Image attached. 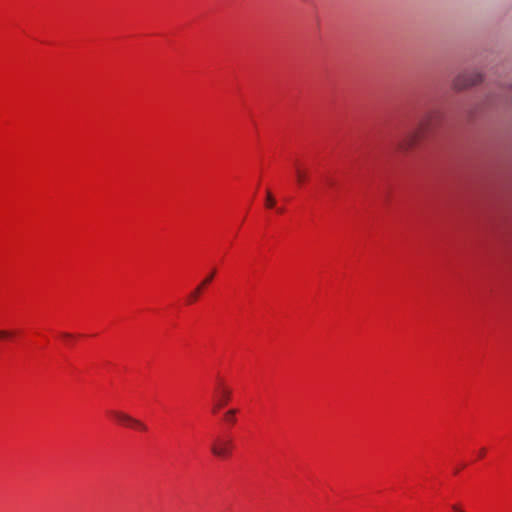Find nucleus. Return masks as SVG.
Masks as SVG:
<instances>
[{"instance_id": "obj_1", "label": "nucleus", "mask_w": 512, "mask_h": 512, "mask_svg": "<svg viewBox=\"0 0 512 512\" xmlns=\"http://www.w3.org/2000/svg\"><path fill=\"white\" fill-rule=\"evenodd\" d=\"M440 121L441 113L439 111L427 112L413 130L406 132L396 140L397 148L404 152L411 150L435 131Z\"/></svg>"}, {"instance_id": "obj_2", "label": "nucleus", "mask_w": 512, "mask_h": 512, "mask_svg": "<svg viewBox=\"0 0 512 512\" xmlns=\"http://www.w3.org/2000/svg\"><path fill=\"white\" fill-rule=\"evenodd\" d=\"M482 80H483V76L479 72H471V73L465 72V73L458 75L453 80V87L456 90H462V89H466L468 87L477 85V84L481 83Z\"/></svg>"}, {"instance_id": "obj_3", "label": "nucleus", "mask_w": 512, "mask_h": 512, "mask_svg": "<svg viewBox=\"0 0 512 512\" xmlns=\"http://www.w3.org/2000/svg\"><path fill=\"white\" fill-rule=\"evenodd\" d=\"M110 415L120 424L125 425L127 427H133L139 429L141 431H147V426L141 422L140 420L133 418L127 413L113 410L110 411Z\"/></svg>"}, {"instance_id": "obj_4", "label": "nucleus", "mask_w": 512, "mask_h": 512, "mask_svg": "<svg viewBox=\"0 0 512 512\" xmlns=\"http://www.w3.org/2000/svg\"><path fill=\"white\" fill-rule=\"evenodd\" d=\"M203 288L204 287L199 284L193 291H191L187 297V303L192 304L196 302L199 299Z\"/></svg>"}, {"instance_id": "obj_5", "label": "nucleus", "mask_w": 512, "mask_h": 512, "mask_svg": "<svg viewBox=\"0 0 512 512\" xmlns=\"http://www.w3.org/2000/svg\"><path fill=\"white\" fill-rule=\"evenodd\" d=\"M296 179L299 184H302L307 179V173L300 168H296Z\"/></svg>"}, {"instance_id": "obj_6", "label": "nucleus", "mask_w": 512, "mask_h": 512, "mask_svg": "<svg viewBox=\"0 0 512 512\" xmlns=\"http://www.w3.org/2000/svg\"><path fill=\"white\" fill-rule=\"evenodd\" d=\"M274 205H275V199L272 196V194L270 193V191H267L266 206L268 208H272V207H274Z\"/></svg>"}, {"instance_id": "obj_7", "label": "nucleus", "mask_w": 512, "mask_h": 512, "mask_svg": "<svg viewBox=\"0 0 512 512\" xmlns=\"http://www.w3.org/2000/svg\"><path fill=\"white\" fill-rule=\"evenodd\" d=\"M234 414H235V410L226 411V423L227 422H230V423L235 422Z\"/></svg>"}, {"instance_id": "obj_8", "label": "nucleus", "mask_w": 512, "mask_h": 512, "mask_svg": "<svg viewBox=\"0 0 512 512\" xmlns=\"http://www.w3.org/2000/svg\"><path fill=\"white\" fill-rule=\"evenodd\" d=\"M214 274H215V272L213 271V272H212L211 274H209V275H208V276H207V277H206V278H205V279H204L200 284H201L203 287H205L206 285H208V284L212 281V279H213V277H214Z\"/></svg>"}, {"instance_id": "obj_9", "label": "nucleus", "mask_w": 512, "mask_h": 512, "mask_svg": "<svg viewBox=\"0 0 512 512\" xmlns=\"http://www.w3.org/2000/svg\"><path fill=\"white\" fill-rule=\"evenodd\" d=\"M13 335L12 332L6 330H0V339H7Z\"/></svg>"}, {"instance_id": "obj_10", "label": "nucleus", "mask_w": 512, "mask_h": 512, "mask_svg": "<svg viewBox=\"0 0 512 512\" xmlns=\"http://www.w3.org/2000/svg\"><path fill=\"white\" fill-rule=\"evenodd\" d=\"M212 452H213V454H215L217 456L221 455V453H222L221 448L217 444H214L212 446Z\"/></svg>"}, {"instance_id": "obj_11", "label": "nucleus", "mask_w": 512, "mask_h": 512, "mask_svg": "<svg viewBox=\"0 0 512 512\" xmlns=\"http://www.w3.org/2000/svg\"><path fill=\"white\" fill-rule=\"evenodd\" d=\"M452 509L455 512H465L464 510L461 509V507L459 505H456V504L452 506Z\"/></svg>"}, {"instance_id": "obj_12", "label": "nucleus", "mask_w": 512, "mask_h": 512, "mask_svg": "<svg viewBox=\"0 0 512 512\" xmlns=\"http://www.w3.org/2000/svg\"><path fill=\"white\" fill-rule=\"evenodd\" d=\"M62 336L67 339L72 337L70 333H62Z\"/></svg>"}, {"instance_id": "obj_13", "label": "nucleus", "mask_w": 512, "mask_h": 512, "mask_svg": "<svg viewBox=\"0 0 512 512\" xmlns=\"http://www.w3.org/2000/svg\"><path fill=\"white\" fill-rule=\"evenodd\" d=\"M485 455V449L482 448L480 451H479V456L480 457H483Z\"/></svg>"}, {"instance_id": "obj_14", "label": "nucleus", "mask_w": 512, "mask_h": 512, "mask_svg": "<svg viewBox=\"0 0 512 512\" xmlns=\"http://www.w3.org/2000/svg\"><path fill=\"white\" fill-rule=\"evenodd\" d=\"M277 211H278L279 213H282V212L284 211V209H283V208H279Z\"/></svg>"}]
</instances>
